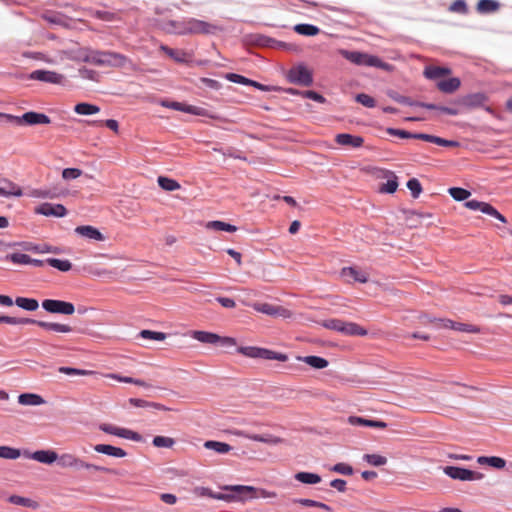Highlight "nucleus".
Instances as JSON below:
<instances>
[{
	"label": "nucleus",
	"instance_id": "obj_1",
	"mask_svg": "<svg viewBox=\"0 0 512 512\" xmlns=\"http://www.w3.org/2000/svg\"><path fill=\"white\" fill-rule=\"evenodd\" d=\"M129 62L128 58L120 53L111 51H90L89 63L103 67H124Z\"/></svg>",
	"mask_w": 512,
	"mask_h": 512
},
{
	"label": "nucleus",
	"instance_id": "obj_2",
	"mask_svg": "<svg viewBox=\"0 0 512 512\" xmlns=\"http://www.w3.org/2000/svg\"><path fill=\"white\" fill-rule=\"evenodd\" d=\"M340 54L348 61L359 66L378 67L382 69H388L389 67V65L384 63L380 58L368 53L340 50Z\"/></svg>",
	"mask_w": 512,
	"mask_h": 512
},
{
	"label": "nucleus",
	"instance_id": "obj_3",
	"mask_svg": "<svg viewBox=\"0 0 512 512\" xmlns=\"http://www.w3.org/2000/svg\"><path fill=\"white\" fill-rule=\"evenodd\" d=\"M219 30V27L213 23H209L196 18H186V31L187 35H212Z\"/></svg>",
	"mask_w": 512,
	"mask_h": 512
},
{
	"label": "nucleus",
	"instance_id": "obj_4",
	"mask_svg": "<svg viewBox=\"0 0 512 512\" xmlns=\"http://www.w3.org/2000/svg\"><path fill=\"white\" fill-rule=\"evenodd\" d=\"M99 429L104 433L114 435L123 439H128L135 442L142 441V436L139 433L110 423H101L99 425Z\"/></svg>",
	"mask_w": 512,
	"mask_h": 512
},
{
	"label": "nucleus",
	"instance_id": "obj_5",
	"mask_svg": "<svg viewBox=\"0 0 512 512\" xmlns=\"http://www.w3.org/2000/svg\"><path fill=\"white\" fill-rule=\"evenodd\" d=\"M253 309L257 312L272 316V317H279L283 319H289L293 316V313L291 310L284 306L280 305H273L269 303H254L252 305Z\"/></svg>",
	"mask_w": 512,
	"mask_h": 512
},
{
	"label": "nucleus",
	"instance_id": "obj_6",
	"mask_svg": "<svg viewBox=\"0 0 512 512\" xmlns=\"http://www.w3.org/2000/svg\"><path fill=\"white\" fill-rule=\"evenodd\" d=\"M444 473L452 479L461 481H478L482 480L484 475L480 472L472 471L469 469L447 466L444 468Z\"/></svg>",
	"mask_w": 512,
	"mask_h": 512
},
{
	"label": "nucleus",
	"instance_id": "obj_7",
	"mask_svg": "<svg viewBox=\"0 0 512 512\" xmlns=\"http://www.w3.org/2000/svg\"><path fill=\"white\" fill-rule=\"evenodd\" d=\"M290 82L302 86H310L313 83L311 71L304 65H297L288 72Z\"/></svg>",
	"mask_w": 512,
	"mask_h": 512
},
{
	"label": "nucleus",
	"instance_id": "obj_8",
	"mask_svg": "<svg viewBox=\"0 0 512 512\" xmlns=\"http://www.w3.org/2000/svg\"><path fill=\"white\" fill-rule=\"evenodd\" d=\"M42 307L49 313L72 315L75 312L72 303L61 300L46 299L42 302Z\"/></svg>",
	"mask_w": 512,
	"mask_h": 512
},
{
	"label": "nucleus",
	"instance_id": "obj_9",
	"mask_svg": "<svg viewBox=\"0 0 512 512\" xmlns=\"http://www.w3.org/2000/svg\"><path fill=\"white\" fill-rule=\"evenodd\" d=\"M224 490L231 492L232 501H246L257 497V490L252 486L233 485L224 487Z\"/></svg>",
	"mask_w": 512,
	"mask_h": 512
},
{
	"label": "nucleus",
	"instance_id": "obj_10",
	"mask_svg": "<svg viewBox=\"0 0 512 512\" xmlns=\"http://www.w3.org/2000/svg\"><path fill=\"white\" fill-rule=\"evenodd\" d=\"M90 51L88 47H76L62 50L60 52V60L69 59L78 62H87L90 60Z\"/></svg>",
	"mask_w": 512,
	"mask_h": 512
},
{
	"label": "nucleus",
	"instance_id": "obj_11",
	"mask_svg": "<svg viewBox=\"0 0 512 512\" xmlns=\"http://www.w3.org/2000/svg\"><path fill=\"white\" fill-rule=\"evenodd\" d=\"M30 79L51 84H64L65 76L48 70H35L30 74Z\"/></svg>",
	"mask_w": 512,
	"mask_h": 512
},
{
	"label": "nucleus",
	"instance_id": "obj_12",
	"mask_svg": "<svg viewBox=\"0 0 512 512\" xmlns=\"http://www.w3.org/2000/svg\"><path fill=\"white\" fill-rule=\"evenodd\" d=\"M465 206L468 209L471 210H479L484 214L490 215L492 217H495L496 219L500 220L501 222L505 223L506 219L505 217L500 214L493 206L486 202H481L477 200H469L465 203Z\"/></svg>",
	"mask_w": 512,
	"mask_h": 512
},
{
	"label": "nucleus",
	"instance_id": "obj_13",
	"mask_svg": "<svg viewBox=\"0 0 512 512\" xmlns=\"http://www.w3.org/2000/svg\"><path fill=\"white\" fill-rule=\"evenodd\" d=\"M231 433L233 435H235V436L245 437V438H248L250 440L262 442V443H265V444H268V445H278V444L283 442L282 438L277 437V436L272 435V434H269V433L262 434V435H259V434H248V433H246L245 431H242V430H234Z\"/></svg>",
	"mask_w": 512,
	"mask_h": 512
},
{
	"label": "nucleus",
	"instance_id": "obj_14",
	"mask_svg": "<svg viewBox=\"0 0 512 512\" xmlns=\"http://www.w3.org/2000/svg\"><path fill=\"white\" fill-rule=\"evenodd\" d=\"M35 212L44 216L64 217L67 214L62 204L43 203L35 208Z\"/></svg>",
	"mask_w": 512,
	"mask_h": 512
},
{
	"label": "nucleus",
	"instance_id": "obj_15",
	"mask_svg": "<svg viewBox=\"0 0 512 512\" xmlns=\"http://www.w3.org/2000/svg\"><path fill=\"white\" fill-rule=\"evenodd\" d=\"M23 455L47 465L54 463L58 459V454L54 450H37L33 453L24 451Z\"/></svg>",
	"mask_w": 512,
	"mask_h": 512
},
{
	"label": "nucleus",
	"instance_id": "obj_16",
	"mask_svg": "<svg viewBox=\"0 0 512 512\" xmlns=\"http://www.w3.org/2000/svg\"><path fill=\"white\" fill-rule=\"evenodd\" d=\"M161 105L164 107L173 109V110L182 111V112L193 114V115H199V116L206 115L205 109H203L201 107L192 106V105H186V104L180 103V102L162 101Z\"/></svg>",
	"mask_w": 512,
	"mask_h": 512
},
{
	"label": "nucleus",
	"instance_id": "obj_17",
	"mask_svg": "<svg viewBox=\"0 0 512 512\" xmlns=\"http://www.w3.org/2000/svg\"><path fill=\"white\" fill-rule=\"evenodd\" d=\"M19 125H37V124H49L51 122L50 118L43 114L37 112H27L20 116Z\"/></svg>",
	"mask_w": 512,
	"mask_h": 512
},
{
	"label": "nucleus",
	"instance_id": "obj_18",
	"mask_svg": "<svg viewBox=\"0 0 512 512\" xmlns=\"http://www.w3.org/2000/svg\"><path fill=\"white\" fill-rule=\"evenodd\" d=\"M75 233L94 241H104L105 236L95 227L90 225L78 226L75 228Z\"/></svg>",
	"mask_w": 512,
	"mask_h": 512
},
{
	"label": "nucleus",
	"instance_id": "obj_19",
	"mask_svg": "<svg viewBox=\"0 0 512 512\" xmlns=\"http://www.w3.org/2000/svg\"><path fill=\"white\" fill-rule=\"evenodd\" d=\"M22 195V189L20 186L11 182L8 179H0V196L2 197H20Z\"/></svg>",
	"mask_w": 512,
	"mask_h": 512
},
{
	"label": "nucleus",
	"instance_id": "obj_20",
	"mask_svg": "<svg viewBox=\"0 0 512 512\" xmlns=\"http://www.w3.org/2000/svg\"><path fill=\"white\" fill-rule=\"evenodd\" d=\"M348 423L353 426H364V427H370V428H379L384 429L387 427V424L380 420H372V419H365L358 416H349L348 417Z\"/></svg>",
	"mask_w": 512,
	"mask_h": 512
},
{
	"label": "nucleus",
	"instance_id": "obj_21",
	"mask_svg": "<svg viewBox=\"0 0 512 512\" xmlns=\"http://www.w3.org/2000/svg\"><path fill=\"white\" fill-rule=\"evenodd\" d=\"M342 277H344L347 281H356L360 283H365L368 281V274L364 271L358 270L353 267H345L341 272Z\"/></svg>",
	"mask_w": 512,
	"mask_h": 512
},
{
	"label": "nucleus",
	"instance_id": "obj_22",
	"mask_svg": "<svg viewBox=\"0 0 512 512\" xmlns=\"http://www.w3.org/2000/svg\"><path fill=\"white\" fill-rule=\"evenodd\" d=\"M335 141L339 145L343 146H351V147H360L364 143V139L361 136L351 135L347 133L337 134L335 137Z\"/></svg>",
	"mask_w": 512,
	"mask_h": 512
},
{
	"label": "nucleus",
	"instance_id": "obj_23",
	"mask_svg": "<svg viewBox=\"0 0 512 512\" xmlns=\"http://www.w3.org/2000/svg\"><path fill=\"white\" fill-rule=\"evenodd\" d=\"M413 138L431 142V143L437 144L439 146L457 147L459 145L458 142H456V141L446 140V139H443V138H440V137H437L434 135L424 134V133H415V135H413Z\"/></svg>",
	"mask_w": 512,
	"mask_h": 512
},
{
	"label": "nucleus",
	"instance_id": "obj_24",
	"mask_svg": "<svg viewBox=\"0 0 512 512\" xmlns=\"http://www.w3.org/2000/svg\"><path fill=\"white\" fill-rule=\"evenodd\" d=\"M94 450L97 453L105 454L108 456L123 458L127 455L126 451L122 448L115 447L109 444H97L94 446Z\"/></svg>",
	"mask_w": 512,
	"mask_h": 512
},
{
	"label": "nucleus",
	"instance_id": "obj_25",
	"mask_svg": "<svg viewBox=\"0 0 512 512\" xmlns=\"http://www.w3.org/2000/svg\"><path fill=\"white\" fill-rule=\"evenodd\" d=\"M191 337L201 343L216 345L219 341V335L213 332L195 330L191 332Z\"/></svg>",
	"mask_w": 512,
	"mask_h": 512
},
{
	"label": "nucleus",
	"instance_id": "obj_26",
	"mask_svg": "<svg viewBox=\"0 0 512 512\" xmlns=\"http://www.w3.org/2000/svg\"><path fill=\"white\" fill-rule=\"evenodd\" d=\"M160 49L178 63H187L191 58V54L181 49H172L165 45H161Z\"/></svg>",
	"mask_w": 512,
	"mask_h": 512
},
{
	"label": "nucleus",
	"instance_id": "obj_27",
	"mask_svg": "<svg viewBox=\"0 0 512 512\" xmlns=\"http://www.w3.org/2000/svg\"><path fill=\"white\" fill-rule=\"evenodd\" d=\"M383 177L387 181L379 187V191L381 193H394L398 187L397 176L391 171H383Z\"/></svg>",
	"mask_w": 512,
	"mask_h": 512
},
{
	"label": "nucleus",
	"instance_id": "obj_28",
	"mask_svg": "<svg viewBox=\"0 0 512 512\" xmlns=\"http://www.w3.org/2000/svg\"><path fill=\"white\" fill-rule=\"evenodd\" d=\"M340 333L348 336H366L367 330L354 322L343 321Z\"/></svg>",
	"mask_w": 512,
	"mask_h": 512
},
{
	"label": "nucleus",
	"instance_id": "obj_29",
	"mask_svg": "<svg viewBox=\"0 0 512 512\" xmlns=\"http://www.w3.org/2000/svg\"><path fill=\"white\" fill-rule=\"evenodd\" d=\"M18 402L25 406H38L45 403L44 399L33 393H24L18 396Z\"/></svg>",
	"mask_w": 512,
	"mask_h": 512
},
{
	"label": "nucleus",
	"instance_id": "obj_30",
	"mask_svg": "<svg viewBox=\"0 0 512 512\" xmlns=\"http://www.w3.org/2000/svg\"><path fill=\"white\" fill-rule=\"evenodd\" d=\"M37 325L45 330L54 331L57 333H69L72 331V327L67 324L39 321L37 322Z\"/></svg>",
	"mask_w": 512,
	"mask_h": 512
},
{
	"label": "nucleus",
	"instance_id": "obj_31",
	"mask_svg": "<svg viewBox=\"0 0 512 512\" xmlns=\"http://www.w3.org/2000/svg\"><path fill=\"white\" fill-rule=\"evenodd\" d=\"M487 100V97L483 93H474L467 95L463 99V104L470 108L482 106Z\"/></svg>",
	"mask_w": 512,
	"mask_h": 512
},
{
	"label": "nucleus",
	"instance_id": "obj_32",
	"mask_svg": "<svg viewBox=\"0 0 512 512\" xmlns=\"http://www.w3.org/2000/svg\"><path fill=\"white\" fill-rule=\"evenodd\" d=\"M298 359L315 369H323L328 366V361L319 356H305Z\"/></svg>",
	"mask_w": 512,
	"mask_h": 512
},
{
	"label": "nucleus",
	"instance_id": "obj_33",
	"mask_svg": "<svg viewBox=\"0 0 512 512\" xmlns=\"http://www.w3.org/2000/svg\"><path fill=\"white\" fill-rule=\"evenodd\" d=\"M165 30L169 33H174L178 35H187L186 31V19L181 21H169L165 25Z\"/></svg>",
	"mask_w": 512,
	"mask_h": 512
},
{
	"label": "nucleus",
	"instance_id": "obj_34",
	"mask_svg": "<svg viewBox=\"0 0 512 512\" xmlns=\"http://www.w3.org/2000/svg\"><path fill=\"white\" fill-rule=\"evenodd\" d=\"M8 501L14 505H19V506H23V507L32 508V509H37L39 506V504L36 501H34L30 498L19 496V495H11L8 498Z\"/></svg>",
	"mask_w": 512,
	"mask_h": 512
},
{
	"label": "nucleus",
	"instance_id": "obj_35",
	"mask_svg": "<svg viewBox=\"0 0 512 512\" xmlns=\"http://www.w3.org/2000/svg\"><path fill=\"white\" fill-rule=\"evenodd\" d=\"M460 86V80L458 78H449L438 82L437 87L439 90L445 93H452L457 90Z\"/></svg>",
	"mask_w": 512,
	"mask_h": 512
},
{
	"label": "nucleus",
	"instance_id": "obj_36",
	"mask_svg": "<svg viewBox=\"0 0 512 512\" xmlns=\"http://www.w3.org/2000/svg\"><path fill=\"white\" fill-rule=\"evenodd\" d=\"M206 228L209 230L225 231V232H229V233H233V232L237 231L236 226L231 225L229 223H225L223 221H218V220L208 222L206 224Z\"/></svg>",
	"mask_w": 512,
	"mask_h": 512
},
{
	"label": "nucleus",
	"instance_id": "obj_37",
	"mask_svg": "<svg viewBox=\"0 0 512 512\" xmlns=\"http://www.w3.org/2000/svg\"><path fill=\"white\" fill-rule=\"evenodd\" d=\"M295 479L304 484H318L321 482V477L318 474L310 472H298L295 474Z\"/></svg>",
	"mask_w": 512,
	"mask_h": 512
},
{
	"label": "nucleus",
	"instance_id": "obj_38",
	"mask_svg": "<svg viewBox=\"0 0 512 512\" xmlns=\"http://www.w3.org/2000/svg\"><path fill=\"white\" fill-rule=\"evenodd\" d=\"M74 111L79 115H93L100 111V107L94 104L82 102L75 105Z\"/></svg>",
	"mask_w": 512,
	"mask_h": 512
},
{
	"label": "nucleus",
	"instance_id": "obj_39",
	"mask_svg": "<svg viewBox=\"0 0 512 512\" xmlns=\"http://www.w3.org/2000/svg\"><path fill=\"white\" fill-rule=\"evenodd\" d=\"M15 304L19 308H22L27 311H35L39 307L38 301L33 298L17 297L15 299Z\"/></svg>",
	"mask_w": 512,
	"mask_h": 512
},
{
	"label": "nucleus",
	"instance_id": "obj_40",
	"mask_svg": "<svg viewBox=\"0 0 512 512\" xmlns=\"http://www.w3.org/2000/svg\"><path fill=\"white\" fill-rule=\"evenodd\" d=\"M204 447L213 450L219 454H226L230 452L232 449V447L227 443L212 440L206 441L204 443Z\"/></svg>",
	"mask_w": 512,
	"mask_h": 512
},
{
	"label": "nucleus",
	"instance_id": "obj_41",
	"mask_svg": "<svg viewBox=\"0 0 512 512\" xmlns=\"http://www.w3.org/2000/svg\"><path fill=\"white\" fill-rule=\"evenodd\" d=\"M294 31L304 36H315L320 32V29L312 24H297L294 26Z\"/></svg>",
	"mask_w": 512,
	"mask_h": 512
},
{
	"label": "nucleus",
	"instance_id": "obj_42",
	"mask_svg": "<svg viewBox=\"0 0 512 512\" xmlns=\"http://www.w3.org/2000/svg\"><path fill=\"white\" fill-rule=\"evenodd\" d=\"M77 456L71 453H63L58 455L57 463L61 468H71L74 469L75 461Z\"/></svg>",
	"mask_w": 512,
	"mask_h": 512
},
{
	"label": "nucleus",
	"instance_id": "obj_43",
	"mask_svg": "<svg viewBox=\"0 0 512 512\" xmlns=\"http://www.w3.org/2000/svg\"><path fill=\"white\" fill-rule=\"evenodd\" d=\"M159 186L165 191H175L180 189V184L171 178L160 176L157 179Z\"/></svg>",
	"mask_w": 512,
	"mask_h": 512
},
{
	"label": "nucleus",
	"instance_id": "obj_44",
	"mask_svg": "<svg viewBox=\"0 0 512 512\" xmlns=\"http://www.w3.org/2000/svg\"><path fill=\"white\" fill-rule=\"evenodd\" d=\"M22 455L20 449L9 447V446H0V458L15 460L18 459Z\"/></svg>",
	"mask_w": 512,
	"mask_h": 512
},
{
	"label": "nucleus",
	"instance_id": "obj_45",
	"mask_svg": "<svg viewBox=\"0 0 512 512\" xmlns=\"http://www.w3.org/2000/svg\"><path fill=\"white\" fill-rule=\"evenodd\" d=\"M499 8V3L495 0H480L477 4V10L480 13H491Z\"/></svg>",
	"mask_w": 512,
	"mask_h": 512
},
{
	"label": "nucleus",
	"instance_id": "obj_46",
	"mask_svg": "<svg viewBox=\"0 0 512 512\" xmlns=\"http://www.w3.org/2000/svg\"><path fill=\"white\" fill-rule=\"evenodd\" d=\"M450 73V70L448 68L444 67H427L424 71V75L429 79H437L441 76L447 75Z\"/></svg>",
	"mask_w": 512,
	"mask_h": 512
},
{
	"label": "nucleus",
	"instance_id": "obj_47",
	"mask_svg": "<svg viewBox=\"0 0 512 512\" xmlns=\"http://www.w3.org/2000/svg\"><path fill=\"white\" fill-rule=\"evenodd\" d=\"M260 358L267 360H277L280 362H285L288 359L286 354L278 353L264 348L261 350Z\"/></svg>",
	"mask_w": 512,
	"mask_h": 512
},
{
	"label": "nucleus",
	"instance_id": "obj_48",
	"mask_svg": "<svg viewBox=\"0 0 512 512\" xmlns=\"http://www.w3.org/2000/svg\"><path fill=\"white\" fill-rule=\"evenodd\" d=\"M47 263L62 272H67L71 269L72 264L68 260H62L57 258H49L47 259Z\"/></svg>",
	"mask_w": 512,
	"mask_h": 512
},
{
	"label": "nucleus",
	"instance_id": "obj_49",
	"mask_svg": "<svg viewBox=\"0 0 512 512\" xmlns=\"http://www.w3.org/2000/svg\"><path fill=\"white\" fill-rule=\"evenodd\" d=\"M152 443L157 448H172L175 444V440L167 436H155Z\"/></svg>",
	"mask_w": 512,
	"mask_h": 512
},
{
	"label": "nucleus",
	"instance_id": "obj_50",
	"mask_svg": "<svg viewBox=\"0 0 512 512\" xmlns=\"http://www.w3.org/2000/svg\"><path fill=\"white\" fill-rule=\"evenodd\" d=\"M363 459L372 466H383L387 463V458L379 454H365Z\"/></svg>",
	"mask_w": 512,
	"mask_h": 512
},
{
	"label": "nucleus",
	"instance_id": "obj_51",
	"mask_svg": "<svg viewBox=\"0 0 512 512\" xmlns=\"http://www.w3.org/2000/svg\"><path fill=\"white\" fill-rule=\"evenodd\" d=\"M448 192L451 195V197L456 201L466 200L471 195V193L468 190L460 187H452L448 190Z\"/></svg>",
	"mask_w": 512,
	"mask_h": 512
},
{
	"label": "nucleus",
	"instance_id": "obj_52",
	"mask_svg": "<svg viewBox=\"0 0 512 512\" xmlns=\"http://www.w3.org/2000/svg\"><path fill=\"white\" fill-rule=\"evenodd\" d=\"M7 260H10L14 264L28 265L31 262V257L24 253H13L6 257Z\"/></svg>",
	"mask_w": 512,
	"mask_h": 512
},
{
	"label": "nucleus",
	"instance_id": "obj_53",
	"mask_svg": "<svg viewBox=\"0 0 512 512\" xmlns=\"http://www.w3.org/2000/svg\"><path fill=\"white\" fill-rule=\"evenodd\" d=\"M59 372L70 376H86L94 374L93 371L77 369L72 367H60Z\"/></svg>",
	"mask_w": 512,
	"mask_h": 512
},
{
	"label": "nucleus",
	"instance_id": "obj_54",
	"mask_svg": "<svg viewBox=\"0 0 512 512\" xmlns=\"http://www.w3.org/2000/svg\"><path fill=\"white\" fill-rule=\"evenodd\" d=\"M139 335L143 339H150L155 341H163L166 339L165 333L151 330H142Z\"/></svg>",
	"mask_w": 512,
	"mask_h": 512
},
{
	"label": "nucleus",
	"instance_id": "obj_55",
	"mask_svg": "<svg viewBox=\"0 0 512 512\" xmlns=\"http://www.w3.org/2000/svg\"><path fill=\"white\" fill-rule=\"evenodd\" d=\"M451 329L467 333H478L480 331L477 326L459 322L451 323Z\"/></svg>",
	"mask_w": 512,
	"mask_h": 512
},
{
	"label": "nucleus",
	"instance_id": "obj_56",
	"mask_svg": "<svg viewBox=\"0 0 512 512\" xmlns=\"http://www.w3.org/2000/svg\"><path fill=\"white\" fill-rule=\"evenodd\" d=\"M329 470L332 472L342 474V475H352L353 474V468L346 463H337V464L329 467Z\"/></svg>",
	"mask_w": 512,
	"mask_h": 512
},
{
	"label": "nucleus",
	"instance_id": "obj_57",
	"mask_svg": "<svg viewBox=\"0 0 512 512\" xmlns=\"http://www.w3.org/2000/svg\"><path fill=\"white\" fill-rule=\"evenodd\" d=\"M261 350H262V348L252 347V346L240 347L238 349V351L241 354H243L247 357H250V358H260Z\"/></svg>",
	"mask_w": 512,
	"mask_h": 512
},
{
	"label": "nucleus",
	"instance_id": "obj_58",
	"mask_svg": "<svg viewBox=\"0 0 512 512\" xmlns=\"http://www.w3.org/2000/svg\"><path fill=\"white\" fill-rule=\"evenodd\" d=\"M407 188L414 198H418L422 191L421 184L416 178H412L407 182Z\"/></svg>",
	"mask_w": 512,
	"mask_h": 512
},
{
	"label": "nucleus",
	"instance_id": "obj_59",
	"mask_svg": "<svg viewBox=\"0 0 512 512\" xmlns=\"http://www.w3.org/2000/svg\"><path fill=\"white\" fill-rule=\"evenodd\" d=\"M356 101L368 108H373L376 105L374 98L364 93L358 94L356 96Z\"/></svg>",
	"mask_w": 512,
	"mask_h": 512
},
{
	"label": "nucleus",
	"instance_id": "obj_60",
	"mask_svg": "<svg viewBox=\"0 0 512 512\" xmlns=\"http://www.w3.org/2000/svg\"><path fill=\"white\" fill-rule=\"evenodd\" d=\"M226 79L233 82V83H238V84H243V85H250L252 83V80L242 76V75H239V74H235V73H228L226 74Z\"/></svg>",
	"mask_w": 512,
	"mask_h": 512
},
{
	"label": "nucleus",
	"instance_id": "obj_61",
	"mask_svg": "<svg viewBox=\"0 0 512 512\" xmlns=\"http://www.w3.org/2000/svg\"><path fill=\"white\" fill-rule=\"evenodd\" d=\"M82 175V171L78 168H65L62 171V178L64 180H72L80 177Z\"/></svg>",
	"mask_w": 512,
	"mask_h": 512
},
{
	"label": "nucleus",
	"instance_id": "obj_62",
	"mask_svg": "<svg viewBox=\"0 0 512 512\" xmlns=\"http://www.w3.org/2000/svg\"><path fill=\"white\" fill-rule=\"evenodd\" d=\"M342 325H343V320H339V319H329V320H326L323 323V326L325 328L330 329V330H334V331H337V332L341 331Z\"/></svg>",
	"mask_w": 512,
	"mask_h": 512
},
{
	"label": "nucleus",
	"instance_id": "obj_63",
	"mask_svg": "<svg viewBox=\"0 0 512 512\" xmlns=\"http://www.w3.org/2000/svg\"><path fill=\"white\" fill-rule=\"evenodd\" d=\"M79 75L83 78V79H88V80H92V81H98V73L94 70H91V69H87V68H81L79 69Z\"/></svg>",
	"mask_w": 512,
	"mask_h": 512
},
{
	"label": "nucleus",
	"instance_id": "obj_64",
	"mask_svg": "<svg viewBox=\"0 0 512 512\" xmlns=\"http://www.w3.org/2000/svg\"><path fill=\"white\" fill-rule=\"evenodd\" d=\"M387 133L389 135L398 136L400 138H413V135H415V133H410L408 131L395 128H388Z\"/></svg>",
	"mask_w": 512,
	"mask_h": 512
}]
</instances>
